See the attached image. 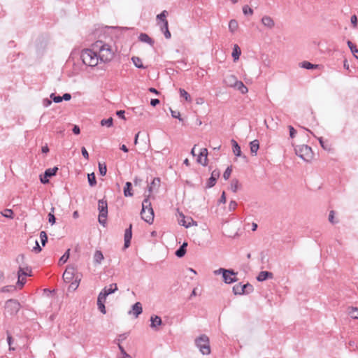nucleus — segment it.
Masks as SVG:
<instances>
[{
  "instance_id": "de8ad7c7",
  "label": "nucleus",
  "mask_w": 358,
  "mask_h": 358,
  "mask_svg": "<svg viewBox=\"0 0 358 358\" xmlns=\"http://www.w3.org/2000/svg\"><path fill=\"white\" fill-rule=\"evenodd\" d=\"M40 238L43 246H45L48 242V236L45 231H42L40 232Z\"/></svg>"
},
{
  "instance_id": "4c0bfd02",
  "label": "nucleus",
  "mask_w": 358,
  "mask_h": 358,
  "mask_svg": "<svg viewBox=\"0 0 358 358\" xmlns=\"http://www.w3.org/2000/svg\"><path fill=\"white\" fill-rule=\"evenodd\" d=\"M160 179L159 178H155L150 185H148V192L150 194L153 189L159 185Z\"/></svg>"
},
{
  "instance_id": "a19ab883",
  "label": "nucleus",
  "mask_w": 358,
  "mask_h": 358,
  "mask_svg": "<svg viewBox=\"0 0 358 358\" xmlns=\"http://www.w3.org/2000/svg\"><path fill=\"white\" fill-rule=\"evenodd\" d=\"M301 67L306 69H316L317 67V65H315L311 64L309 62L304 61L301 63Z\"/></svg>"
},
{
  "instance_id": "a878e982",
  "label": "nucleus",
  "mask_w": 358,
  "mask_h": 358,
  "mask_svg": "<svg viewBox=\"0 0 358 358\" xmlns=\"http://www.w3.org/2000/svg\"><path fill=\"white\" fill-rule=\"evenodd\" d=\"M117 290V285L116 283L110 284L109 287H105L102 291H103L108 296L109 294H111L114 293L115 291Z\"/></svg>"
},
{
  "instance_id": "6e6552de",
  "label": "nucleus",
  "mask_w": 358,
  "mask_h": 358,
  "mask_svg": "<svg viewBox=\"0 0 358 358\" xmlns=\"http://www.w3.org/2000/svg\"><path fill=\"white\" fill-rule=\"evenodd\" d=\"M75 268L73 266H68L65 271L63 273V280L65 282H71L73 280L75 279L76 275Z\"/></svg>"
},
{
  "instance_id": "f257e3e1",
  "label": "nucleus",
  "mask_w": 358,
  "mask_h": 358,
  "mask_svg": "<svg viewBox=\"0 0 358 358\" xmlns=\"http://www.w3.org/2000/svg\"><path fill=\"white\" fill-rule=\"evenodd\" d=\"M92 48L96 50L100 62L106 63L113 59L114 51L110 45L97 41L92 45Z\"/></svg>"
},
{
  "instance_id": "6e6d98bb",
  "label": "nucleus",
  "mask_w": 358,
  "mask_h": 358,
  "mask_svg": "<svg viewBox=\"0 0 358 358\" xmlns=\"http://www.w3.org/2000/svg\"><path fill=\"white\" fill-rule=\"evenodd\" d=\"M243 12L244 15H252L253 14V10L249 7L248 5H245L243 7Z\"/></svg>"
},
{
  "instance_id": "58836bf2",
  "label": "nucleus",
  "mask_w": 358,
  "mask_h": 358,
  "mask_svg": "<svg viewBox=\"0 0 358 358\" xmlns=\"http://www.w3.org/2000/svg\"><path fill=\"white\" fill-rule=\"evenodd\" d=\"M87 179L90 186L94 187L96 185V180L94 173L87 175Z\"/></svg>"
},
{
  "instance_id": "393cba45",
  "label": "nucleus",
  "mask_w": 358,
  "mask_h": 358,
  "mask_svg": "<svg viewBox=\"0 0 358 358\" xmlns=\"http://www.w3.org/2000/svg\"><path fill=\"white\" fill-rule=\"evenodd\" d=\"M103 255L101 251L100 250H96L93 259L95 264H100L101 263V261L103 259Z\"/></svg>"
},
{
  "instance_id": "3c124183",
  "label": "nucleus",
  "mask_w": 358,
  "mask_h": 358,
  "mask_svg": "<svg viewBox=\"0 0 358 358\" xmlns=\"http://www.w3.org/2000/svg\"><path fill=\"white\" fill-rule=\"evenodd\" d=\"M349 314L353 319H358V309L355 307H352L349 311Z\"/></svg>"
},
{
  "instance_id": "a18cd8bd",
  "label": "nucleus",
  "mask_w": 358,
  "mask_h": 358,
  "mask_svg": "<svg viewBox=\"0 0 358 358\" xmlns=\"http://www.w3.org/2000/svg\"><path fill=\"white\" fill-rule=\"evenodd\" d=\"M54 211H55V208L52 207L51 208V212L49 213L48 214V222L49 223H50L52 225H53L54 224H55L56 222V218L54 215Z\"/></svg>"
},
{
  "instance_id": "052dcab7",
  "label": "nucleus",
  "mask_w": 358,
  "mask_h": 358,
  "mask_svg": "<svg viewBox=\"0 0 358 358\" xmlns=\"http://www.w3.org/2000/svg\"><path fill=\"white\" fill-rule=\"evenodd\" d=\"M105 303H98L97 302V306H98V309L103 313V314H106V307H105V305H104Z\"/></svg>"
},
{
  "instance_id": "4468645a",
  "label": "nucleus",
  "mask_w": 358,
  "mask_h": 358,
  "mask_svg": "<svg viewBox=\"0 0 358 358\" xmlns=\"http://www.w3.org/2000/svg\"><path fill=\"white\" fill-rule=\"evenodd\" d=\"M273 278V273L270 271H261L257 276V280L259 282H263L267 279H272Z\"/></svg>"
},
{
  "instance_id": "e2e57ef3",
  "label": "nucleus",
  "mask_w": 358,
  "mask_h": 358,
  "mask_svg": "<svg viewBox=\"0 0 358 358\" xmlns=\"http://www.w3.org/2000/svg\"><path fill=\"white\" fill-rule=\"evenodd\" d=\"M7 341H8V344L9 345V350H15V348L12 347L13 338H12V336L10 334H8Z\"/></svg>"
},
{
  "instance_id": "f03ea898",
  "label": "nucleus",
  "mask_w": 358,
  "mask_h": 358,
  "mask_svg": "<svg viewBox=\"0 0 358 358\" xmlns=\"http://www.w3.org/2000/svg\"><path fill=\"white\" fill-rule=\"evenodd\" d=\"M80 58L87 66L94 67L99 64V57L95 49H85L82 50Z\"/></svg>"
},
{
  "instance_id": "79ce46f5",
  "label": "nucleus",
  "mask_w": 358,
  "mask_h": 358,
  "mask_svg": "<svg viewBox=\"0 0 358 358\" xmlns=\"http://www.w3.org/2000/svg\"><path fill=\"white\" fill-rule=\"evenodd\" d=\"M179 92L180 96L185 98L187 101L190 102L192 101L190 95L184 89L180 88Z\"/></svg>"
},
{
  "instance_id": "8fccbe9b",
  "label": "nucleus",
  "mask_w": 358,
  "mask_h": 358,
  "mask_svg": "<svg viewBox=\"0 0 358 358\" xmlns=\"http://www.w3.org/2000/svg\"><path fill=\"white\" fill-rule=\"evenodd\" d=\"M2 215L5 217L13 219V211L11 209H5L3 213H2Z\"/></svg>"
},
{
  "instance_id": "5701e85b",
  "label": "nucleus",
  "mask_w": 358,
  "mask_h": 358,
  "mask_svg": "<svg viewBox=\"0 0 358 358\" xmlns=\"http://www.w3.org/2000/svg\"><path fill=\"white\" fill-rule=\"evenodd\" d=\"M223 280L227 284H231L238 281L236 275H231L230 273H225L223 276Z\"/></svg>"
},
{
  "instance_id": "338daca9",
  "label": "nucleus",
  "mask_w": 358,
  "mask_h": 358,
  "mask_svg": "<svg viewBox=\"0 0 358 358\" xmlns=\"http://www.w3.org/2000/svg\"><path fill=\"white\" fill-rule=\"evenodd\" d=\"M81 152H82V155L83 156V157L85 159H89V153L85 147L82 148Z\"/></svg>"
},
{
  "instance_id": "20e7f679",
  "label": "nucleus",
  "mask_w": 358,
  "mask_h": 358,
  "mask_svg": "<svg viewBox=\"0 0 358 358\" xmlns=\"http://www.w3.org/2000/svg\"><path fill=\"white\" fill-rule=\"evenodd\" d=\"M98 210L99 212L98 220L103 227L106 224L108 216V203L105 199H100L98 202Z\"/></svg>"
},
{
  "instance_id": "774afa93",
  "label": "nucleus",
  "mask_w": 358,
  "mask_h": 358,
  "mask_svg": "<svg viewBox=\"0 0 358 358\" xmlns=\"http://www.w3.org/2000/svg\"><path fill=\"white\" fill-rule=\"evenodd\" d=\"M237 206V203L235 201H231L229 205L230 210H234Z\"/></svg>"
},
{
  "instance_id": "bf43d9fd",
  "label": "nucleus",
  "mask_w": 358,
  "mask_h": 358,
  "mask_svg": "<svg viewBox=\"0 0 358 358\" xmlns=\"http://www.w3.org/2000/svg\"><path fill=\"white\" fill-rule=\"evenodd\" d=\"M118 348L123 355V358H130L131 356L126 352L124 348L120 343H118Z\"/></svg>"
},
{
  "instance_id": "bb28decb",
  "label": "nucleus",
  "mask_w": 358,
  "mask_h": 358,
  "mask_svg": "<svg viewBox=\"0 0 358 358\" xmlns=\"http://www.w3.org/2000/svg\"><path fill=\"white\" fill-rule=\"evenodd\" d=\"M241 54V50L239 46L236 44L234 45L233 52H232V57L234 59V61L236 62L238 60L239 57Z\"/></svg>"
},
{
  "instance_id": "1a4fd4ad",
  "label": "nucleus",
  "mask_w": 358,
  "mask_h": 358,
  "mask_svg": "<svg viewBox=\"0 0 358 358\" xmlns=\"http://www.w3.org/2000/svg\"><path fill=\"white\" fill-rule=\"evenodd\" d=\"M220 174V173L219 170H217V169L213 170L211 173V176L210 177V178L208 179V180L206 183V188L213 187L215 185L217 178H219Z\"/></svg>"
},
{
  "instance_id": "ddd939ff",
  "label": "nucleus",
  "mask_w": 358,
  "mask_h": 358,
  "mask_svg": "<svg viewBox=\"0 0 358 358\" xmlns=\"http://www.w3.org/2000/svg\"><path fill=\"white\" fill-rule=\"evenodd\" d=\"M131 227H132V225L130 224L129 228H127L125 230V232H124V247L125 248H129V245H130V243H131V237H132Z\"/></svg>"
},
{
  "instance_id": "4be33fe9",
  "label": "nucleus",
  "mask_w": 358,
  "mask_h": 358,
  "mask_svg": "<svg viewBox=\"0 0 358 358\" xmlns=\"http://www.w3.org/2000/svg\"><path fill=\"white\" fill-rule=\"evenodd\" d=\"M231 143L232 145V150H233L234 154L236 157H241V147L239 146L238 143L234 139H231Z\"/></svg>"
},
{
  "instance_id": "864d4df0",
  "label": "nucleus",
  "mask_w": 358,
  "mask_h": 358,
  "mask_svg": "<svg viewBox=\"0 0 358 358\" xmlns=\"http://www.w3.org/2000/svg\"><path fill=\"white\" fill-rule=\"evenodd\" d=\"M232 169L231 166H228L223 173V178L224 180H228L231 174Z\"/></svg>"
},
{
  "instance_id": "f704fd0d",
  "label": "nucleus",
  "mask_w": 358,
  "mask_h": 358,
  "mask_svg": "<svg viewBox=\"0 0 358 358\" xmlns=\"http://www.w3.org/2000/svg\"><path fill=\"white\" fill-rule=\"evenodd\" d=\"M238 24L236 20H231L229 22V29L231 33H234L238 29Z\"/></svg>"
},
{
  "instance_id": "0eeeda50",
  "label": "nucleus",
  "mask_w": 358,
  "mask_h": 358,
  "mask_svg": "<svg viewBox=\"0 0 358 358\" xmlns=\"http://www.w3.org/2000/svg\"><path fill=\"white\" fill-rule=\"evenodd\" d=\"M141 218L148 224H152L154 220V211L151 206L142 208L141 212Z\"/></svg>"
},
{
  "instance_id": "b1692460",
  "label": "nucleus",
  "mask_w": 358,
  "mask_h": 358,
  "mask_svg": "<svg viewBox=\"0 0 358 358\" xmlns=\"http://www.w3.org/2000/svg\"><path fill=\"white\" fill-rule=\"evenodd\" d=\"M187 246V243L184 242L180 248L176 251L175 254L178 257H182L186 253V248Z\"/></svg>"
},
{
  "instance_id": "dca6fc26",
  "label": "nucleus",
  "mask_w": 358,
  "mask_h": 358,
  "mask_svg": "<svg viewBox=\"0 0 358 358\" xmlns=\"http://www.w3.org/2000/svg\"><path fill=\"white\" fill-rule=\"evenodd\" d=\"M138 39L141 42L146 43L150 45L151 46L154 45V43H155L154 40L152 38H150L147 34H145V33L140 34V35L138 36Z\"/></svg>"
},
{
  "instance_id": "6ab92c4d",
  "label": "nucleus",
  "mask_w": 358,
  "mask_h": 358,
  "mask_svg": "<svg viewBox=\"0 0 358 358\" xmlns=\"http://www.w3.org/2000/svg\"><path fill=\"white\" fill-rule=\"evenodd\" d=\"M262 24L269 28V29H271L274 27L275 25V23H274V21L273 20V19L269 17V16H264L262 18Z\"/></svg>"
},
{
  "instance_id": "c756f323",
  "label": "nucleus",
  "mask_w": 358,
  "mask_h": 358,
  "mask_svg": "<svg viewBox=\"0 0 358 358\" xmlns=\"http://www.w3.org/2000/svg\"><path fill=\"white\" fill-rule=\"evenodd\" d=\"M132 185L130 182H127L124 187V196H131L133 193L131 192Z\"/></svg>"
},
{
  "instance_id": "37998d69",
  "label": "nucleus",
  "mask_w": 358,
  "mask_h": 358,
  "mask_svg": "<svg viewBox=\"0 0 358 358\" xmlns=\"http://www.w3.org/2000/svg\"><path fill=\"white\" fill-rule=\"evenodd\" d=\"M99 174L102 176H104L107 172V167L105 163L99 162Z\"/></svg>"
},
{
  "instance_id": "c85d7f7f",
  "label": "nucleus",
  "mask_w": 358,
  "mask_h": 358,
  "mask_svg": "<svg viewBox=\"0 0 358 358\" xmlns=\"http://www.w3.org/2000/svg\"><path fill=\"white\" fill-rule=\"evenodd\" d=\"M131 61L134 66L138 69H145V66L143 64L142 60L138 57L134 56L131 57Z\"/></svg>"
},
{
  "instance_id": "2eb2a0df",
  "label": "nucleus",
  "mask_w": 358,
  "mask_h": 358,
  "mask_svg": "<svg viewBox=\"0 0 358 358\" xmlns=\"http://www.w3.org/2000/svg\"><path fill=\"white\" fill-rule=\"evenodd\" d=\"M180 216L182 217V219L179 221V224L185 228H188L191 227L192 225H196V222L193 220L192 217H188L187 220H189L188 222L185 220V217L182 213H180Z\"/></svg>"
},
{
  "instance_id": "9b49d317",
  "label": "nucleus",
  "mask_w": 358,
  "mask_h": 358,
  "mask_svg": "<svg viewBox=\"0 0 358 358\" xmlns=\"http://www.w3.org/2000/svg\"><path fill=\"white\" fill-rule=\"evenodd\" d=\"M208 150L206 148H202L199 155L197 162L203 166L207 165L208 162Z\"/></svg>"
},
{
  "instance_id": "7ed1b4c3",
  "label": "nucleus",
  "mask_w": 358,
  "mask_h": 358,
  "mask_svg": "<svg viewBox=\"0 0 358 358\" xmlns=\"http://www.w3.org/2000/svg\"><path fill=\"white\" fill-rule=\"evenodd\" d=\"M195 344L203 355H207L210 353V341L206 335L202 334L199 336L195 340Z\"/></svg>"
},
{
  "instance_id": "e433bc0d",
  "label": "nucleus",
  "mask_w": 358,
  "mask_h": 358,
  "mask_svg": "<svg viewBox=\"0 0 358 358\" xmlns=\"http://www.w3.org/2000/svg\"><path fill=\"white\" fill-rule=\"evenodd\" d=\"M242 288L243 290L244 291V294H250L254 291L253 286L248 282L245 285H242Z\"/></svg>"
},
{
  "instance_id": "cd10ccee",
  "label": "nucleus",
  "mask_w": 358,
  "mask_h": 358,
  "mask_svg": "<svg viewBox=\"0 0 358 358\" xmlns=\"http://www.w3.org/2000/svg\"><path fill=\"white\" fill-rule=\"evenodd\" d=\"M227 273H230L231 275H237V273L234 272V270L232 269H226V268H220L217 270H215L214 271V273L215 275H218V274H220L222 273V276Z\"/></svg>"
},
{
  "instance_id": "680f3d73",
  "label": "nucleus",
  "mask_w": 358,
  "mask_h": 358,
  "mask_svg": "<svg viewBox=\"0 0 358 358\" xmlns=\"http://www.w3.org/2000/svg\"><path fill=\"white\" fill-rule=\"evenodd\" d=\"M149 196H150V195L147 196V197L145 198L144 200L143 201V202H142V208H143L145 206H151V202L150 201Z\"/></svg>"
},
{
  "instance_id": "c03bdc74",
  "label": "nucleus",
  "mask_w": 358,
  "mask_h": 358,
  "mask_svg": "<svg viewBox=\"0 0 358 358\" xmlns=\"http://www.w3.org/2000/svg\"><path fill=\"white\" fill-rule=\"evenodd\" d=\"M113 120L112 117H109L108 119H103L101 121V126H106L107 127H110L113 126Z\"/></svg>"
},
{
  "instance_id": "13d9d810",
  "label": "nucleus",
  "mask_w": 358,
  "mask_h": 358,
  "mask_svg": "<svg viewBox=\"0 0 358 358\" xmlns=\"http://www.w3.org/2000/svg\"><path fill=\"white\" fill-rule=\"evenodd\" d=\"M50 98L52 99V101L55 103H60L62 101V98L60 96H57L55 94L52 93L50 94Z\"/></svg>"
},
{
  "instance_id": "412c9836",
  "label": "nucleus",
  "mask_w": 358,
  "mask_h": 358,
  "mask_svg": "<svg viewBox=\"0 0 358 358\" xmlns=\"http://www.w3.org/2000/svg\"><path fill=\"white\" fill-rule=\"evenodd\" d=\"M133 314L135 317H138L139 315H141L143 312V308L141 303L140 302H136L132 306Z\"/></svg>"
},
{
  "instance_id": "f3484780",
  "label": "nucleus",
  "mask_w": 358,
  "mask_h": 358,
  "mask_svg": "<svg viewBox=\"0 0 358 358\" xmlns=\"http://www.w3.org/2000/svg\"><path fill=\"white\" fill-rule=\"evenodd\" d=\"M150 327L152 329H157L158 327L162 325V321L160 317L157 315L152 316L150 317Z\"/></svg>"
},
{
  "instance_id": "603ef678",
  "label": "nucleus",
  "mask_w": 358,
  "mask_h": 358,
  "mask_svg": "<svg viewBox=\"0 0 358 358\" xmlns=\"http://www.w3.org/2000/svg\"><path fill=\"white\" fill-rule=\"evenodd\" d=\"M128 336V334L127 333H124V334H120L118 336V338L115 341V343H117L118 345V343L120 344L121 342H122L123 341H124Z\"/></svg>"
},
{
  "instance_id": "aec40b11",
  "label": "nucleus",
  "mask_w": 358,
  "mask_h": 358,
  "mask_svg": "<svg viewBox=\"0 0 358 358\" xmlns=\"http://www.w3.org/2000/svg\"><path fill=\"white\" fill-rule=\"evenodd\" d=\"M234 88L240 91V92L243 94H245L248 92L247 87L241 80L237 81Z\"/></svg>"
},
{
  "instance_id": "c9c22d12",
  "label": "nucleus",
  "mask_w": 358,
  "mask_h": 358,
  "mask_svg": "<svg viewBox=\"0 0 358 358\" xmlns=\"http://www.w3.org/2000/svg\"><path fill=\"white\" fill-rule=\"evenodd\" d=\"M238 187H239V182H238V179H236V178L232 179L231 181L230 189L233 192H236L238 189Z\"/></svg>"
},
{
  "instance_id": "ea45409f",
  "label": "nucleus",
  "mask_w": 358,
  "mask_h": 358,
  "mask_svg": "<svg viewBox=\"0 0 358 358\" xmlns=\"http://www.w3.org/2000/svg\"><path fill=\"white\" fill-rule=\"evenodd\" d=\"M69 255H70V249H68L65 252V253L59 259V264H63L66 263L67 262L68 259L69 258Z\"/></svg>"
},
{
  "instance_id": "5fc2aeb1",
  "label": "nucleus",
  "mask_w": 358,
  "mask_h": 358,
  "mask_svg": "<svg viewBox=\"0 0 358 358\" xmlns=\"http://www.w3.org/2000/svg\"><path fill=\"white\" fill-rule=\"evenodd\" d=\"M171 110V116L173 117V118H177L178 119L180 122H182L183 121V119L180 117V113L179 111L178 110H173L172 109H170Z\"/></svg>"
},
{
  "instance_id": "423d86ee",
  "label": "nucleus",
  "mask_w": 358,
  "mask_h": 358,
  "mask_svg": "<svg viewBox=\"0 0 358 358\" xmlns=\"http://www.w3.org/2000/svg\"><path fill=\"white\" fill-rule=\"evenodd\" d=\"M20 309V303L15 299H9L6 302L5 310L10 315H14L17 313Z\"/></svg>"
},
{
  "instance_id": "4d7b16f0",
  "label": "nucleus",
  "mask_w": 358,
  "mask_h": 358,
  "mask_svg": "<svg viewBox=\"0 0 358 358\" xmlns=\"http://www.w3.org/2000/svg\"><path fill=\"white\" fill-rule=\"evenodd\" d=\"M319 142H320V144L321 145V147L324 149V150H330V146L327 144H325L324 141H323V138L322 137H319L317 138Z\"/></svg>"
},
{
  "instance_id": "0e129e2a",
  "label": "nucleus",
  "mask_w": 358,
  "mask_h": 358,
  "mask_svg": "<svg viewBox=\"0 0 358 358\" xmlns=\"http://www.w3.org/2000/svg\"><path fill=\"white\" fill-rule=\"evenodd\" d=\"M288 129H289V136H290L292 138H294V137H295V135H296V130L294 129V128L292 126L289 125V126L288 127Z\"/></svg>"
},
{
  "instance_id": "72a5a7b5",
  "label": "nucleus",
  "mask_w": 358,
  "mask_h": 358,
  "mask_svg": "<svg viewBox=\"0 0 358 358\" xmlns=\"http://www.w3.org/2000/svg\"><path fill=\"white\" fill-rule=\"evenodd\" d=\"M80 281V278H79L78 275H76L74 280H73L71 282L69 289L76 290L79 286Z\"/></svg>"
},
{
  "instance_id": "9d476101",
  "label": "nucleus",
  "mask_w": 358,
  "mask_h": 358,
  "mask_svg": "<svg viewBox=\"0 0 358 358\" xmlns=\"http://www.w3.org/2000/svg\"><path fill=\"white\" fill-rule=\"evenodd\" d=\"M27 276V273L24 271V268L19 267V270L17 271V285L22 288L24 285L26 283V279L24 277Z\"/></svg>"
},
{
  "instance_id": "7c9ffc66",
  "label": "nucleus",
  "mask_w": 358,
  "mask_h": 358,
  "mask_svg": "<svg viewBox=\"0 0 358 358\" xmlns=\"http://www.w3.org/2000/svg\"><path fill=\"white\" fill-rule=\"evenodd\" d=\"M232 291L235 295L244 294V291L243 290L241 283L235 285L232 288Z\"/></svg>"
},
{
  "instance_id": "09e8293b",
  "label": "nucleus",
  "mask_w": 358,
  "mask_h": 358,
  "mask_svg": "<svg viewBox=\"0 0 358 358\" xmlns=\"http://www.w3.org/2000/svg\"><path fill=\"white\" fill-rule=\"evenodd\" d=\"M107 294L101 291L98 296L97 298V302L98 303H105L107 297Z\"/></svg>"
},
{
  "instance_id": "473e14b6",
  "label": "nucleus",
  "mask_w": 358,
  "mask_h": 358,
  "mask_svg": "<svg viewBox=\"0 0 358 358\" xmlns=\"http://www.w3.org/2000/svg\"><path fill=\"white\" fill-rule=\"evenodd\" d=\"M58 171V168L57 166H55L52 169H48L45 171L44 173L45 174L46 178H51L52 176H54L56 175L57 172Z\"/></svg>"
},
{
  "instance_id": "a211bd4d",
  "label": "nucleus",
  "mask_w": 358,
  "mask_h": 358,
  "mask_svg": "<svg viewBox=\"0 0 358 358\" xmlns=\"http://www.w3.org/2000/svg\"><path fill=\"white\" fill-rule=\"evenodd\" d=\"M250 153L252 156H256L259 148V143L258 140H254L250 143Z\"/></svg>"
},
{
  "instance_id": "2f4dec72",
  "label": "nucleus",
  "mask_w": 358,
  "mask_h": 358,
  "mask_svg": "<svg viewBox=\"0 0 358 358\" xmlns=\"http://www.w3.org/2000/svg\"><path fill=\"white\" fill-rule=\"evenodd\" d=\"M347 44L350 49L353 56L358 59V49L350 41H348Z\"/></svg>"
},
{
  "instance_id": "69168bd1",
  "label": "nucleus",
  "mask_w": 358,
  "mask_h": 358,
  "mask_svg": "<svg viewBox=\"0 0 358 358\" xmlns=\"http://www.w3.org/2000/svg\"><path fill=\"white\" fill-rule=\"evenodd\" d=\"M169 29V22L167 20H164V23H162L161 25H160V30L162 31H166Z\"/></svg>"
},
{
  "instance_id": "f8f14e48",
  "label": "nucleus",
  "mask_w": 358,
  "mask_h": 358,
  "mask_svg": "<svg viewBox=\"0 0 358 358\" xmlns=\"http://www.w3.org/2000/svg\"><path fill=\"white\" fill-rule=\"evenodd\" d=\"M238 80L237 78L231 74L227 75L224 78V84L230 87H234Z\"/></svg>"
},
{
  "instance_id": "39448f33",
  "label": "nucleus",
  "mask_w": 358,
  "mask_h": 358,
  "mask_svg": "<svg viewBox=\"0 0 358 358\" xmlns=\"http://www.w3.org/2000/svg\"><path fill=\"white\" fill-rule=\"evenodd\" d=\"M295 153L306 162H309L313 158V151L307 145H301L295 148Z\"/></svg>"
},
{
  "instance_id": "49530a36",
  "label": "nucleus",
  "mask_w": 358,
  "mask_h": 358,
  "mask_svg": "<svg viewBox=\"0 0 358 358\" xmlns=\"http://www.w3.org/2000/svg\"><path fill=\"white\" fill-rule=\"evenodd\" d=\"M168 15V12L166 10H163L160 14L157 15V20L161 21L162 23H164V20H167L166 19Z\"/></svg>"
}]
</instances>
